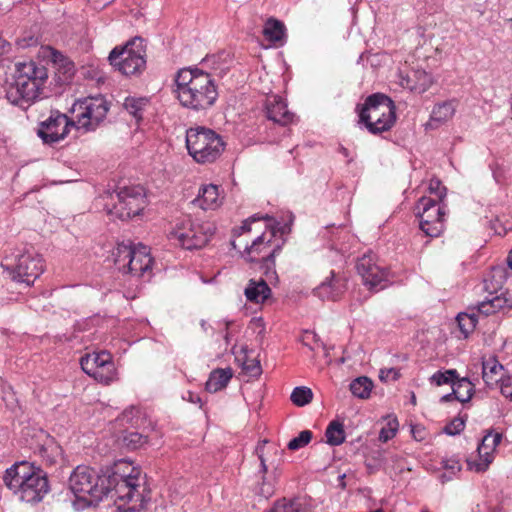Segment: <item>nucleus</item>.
Wrapping results in <instances>:
<instances>
[{"instance_id":"1","label":"nucleus","mask_w":512,"mask_h":512,"mask_svg":"<svg viewBox=\"0 0 512 512\" xmlns=\"http://www.w3.org/2000/svg\"><path fill=\"white\" fill-rule=\"evenodd\" d=\"M173 93L179 103L194 111L210 108L218 98L217 86L212 76L195 67H185L177 71L174 77Z\"/></svg>"},{"instance_id":"2","label":"nucleus","mask_w":512,"mask_h":512,"mask_svg":"<svg viewBox=\"0 0 512 512\" xmlns=\"http://www.w3.org/2000/svg\"><path fill=\"white\" fill-rule=\"evenodd\" d=\"M4 484L26 503H38L49 492L46 473L33 464L22 461L5 471Z\"/></svg>"},{"instance_id":"3","label":"nucleus","mask_w":512,"mask_h":512,"mask_svg":"<svg viewBox=\"0 0 512 512\" xmlns=\"http://www.w3.org/2000/svg\"><path fill=\"white\" fill-rule=\"evenodd\" d=\"M47 78V70L43 65L34 61L18 62L15 81L6 90L7 100L22 108L29 107L40 98L42 86Z\"/></svg>"},{"instance_id":"4","label":"nucleus","mask_w":512,"mask_h":512,"mask_svg":"<svg viewBox=\"0 0 512 512\" xmlns=\"http://www.w3.org/2000/svg\"><path fill=\"white\" fill-rule=\"evenodd\" d=\"M359 123L374 135L389 131L396 122L393 100L383 93L369 95L363 104L356 106Z\"/></svg>"},{"instance_id":"5","label":"nucleus","mask_w":512,"mask_h":512,"mask_svg":"<svg viewBox=\"0 0 512 512\" xmlns=\"http://www.w3.org/2000/svg\"><path fill=\"white\" fill-rule=\"evenodd\" d=\"M107 496L115 499L116 510L114 512H141L149 500L150 491L146 484V476L139 477L138 481L128 478L105 479Z\"/></svg>"},{"instance_id":"6","label":"nucleus","mask_w":512,"mask_h":512,"mask_svg":"<svg viewBox=\"0 0 512 512\" xmlns=\"http://www.w3.org/2000/svg\"><path fill=\"white\" fill-rule=\"evenodd\" d=\"M186 147L189 155L200 164L217 160L225 149L222 137L204 126L191 127L186 131Z\"/></svg>"},{"instance_id":"7","label":"nucleus","mask_w":512,"mask_h":512,"mask_svg":"<svg viewBox=\"0 0 512 512\" xmlns=\"http://www.w3.org/2000/svg\"><path fill=\"white\" fill-rule=\"evenodd\" d=\"M69 488L75 497L87 505H93L107 496L104 476L88 466H78L69 478Z\"/></svg>"},{"instance_id":"8","label":"nucleus","mask_w":512,"mask_h":512,"mask_svg":"<svg viewBox=\"0 0 512 512\" xmlns=\"http://www.w3.org/2000/svg\"><path fill=\"white\" fill-rule=\"evenodd\" d=\"M110 64L123 75L141 74L146 68V46L141 37L129 40L124 46H116L108 56Z\"/></svg>"},{"instance_id":"9","label":"nucleus","mask_w":512,"mask_h":512,"mask_svg":"<svg viewBox=\"0 0 512 512\" xmlns=\"http://www.w3.org/2000/svg\"><path fill=\"white\" fill-rule=\"evenodd\" d=\"M507 279V271L503 266H495L484 279V289L491 296L482 301L479 312L485 315L494 314L503 309L512 308V290H503Z\"/></svg>"},{"instance_id":"10","label":"nucleus","mask_w":512,"mask_h":512,"mask_svg":"<svg viewBox=\"0 0 512 512\" xmlns=\"http://www.w3.org/2000/svg\"><path fill=\"white\" fill-rule=\"evenodd\" d=\"M215 231L213 222L184 219L169 233V239L187 250L200 249L210 241Z\"/></svg>"},{"instance_id":"11","label":"nucleus","mask_w":512,"mask_h":512,"mask_svg":"<svg viewBox=\"0 0 512 512\" xmlns=\"http://www.w3.org/2000/svg\"><path fill=\"white\" fill-rule=\"evenodd\" d=\"M114 262L123 273H129L136 277L151 274L153 259L147 246L139 244L131 247L126 244H118L113 252Z\"/></svg>"},{"instance_id":"12","label":"nucleus","mask_w":512,"mask_h":512,"mask_svg":"<svg viewBox=\"0 0 512 512\" xmlns=\"http://www.w3.org/2000/svg\"><path fill=\"white\" fill-rule=\"evenodd\" d=\"M13 281L32 285L44 271L42 256L33 248H25L15 258L13 264L5 265Z\"/></svg>"},{"instance_id":"13","label":"nucleus","mask_w":512,"mask_h":512,"mask_svg":"<svg viewBox=\"0 0 512 512\" xmlns=\"http://www.w3.org/2000/svg\"><path fill=\"white\" fill-rule=\"evenodd\" d=\"M442 201H437L427 196L419 199L416 205L417 216L419 217V227L428 237H438L444 230L445 205Z\"/></svg>"},{"instance_id":"14","label":"nucleus","mask_w":512,"mask_h":512,"mask_svg":"<svg viewBox=\"0 0 512 512\" xmlns=\"http://www.w3.org/2000/svg\"><path fill=\"white\" fill-rule=\"evenodd\" d=\"M108 110V103L102 96L79 100L73 105L72 109L76 118L74 123L78 129L95 130L99 123L105 119Z\"/></svg>"},{"instance_id":"15","label":"nucleus","mask_w":512,"mask_h":512,"mask_svg":"<svg viewBox=\"0 0 512 512\" xmlns=\"http://www.w3.org/2000/svg\"><path fill=\"white\" fill-rule=\"evenodd\" d=\"M116 199L109 213L123 221L139 215L146 204L144 189L141 186L119 188Z\"/></svg>"},{"instance_id":"16","label":"nucleus","mask_w":512,"mask_h":512,"mask_svg":"<svg viewBox=\"0 0 512 512\" xmlns=\"http://www.w3.org/2000/svg\"><path fill=\"white\" fill-rule=\"evenodd\" d=\"M261 270L265 278L250 279L244 289V295L249 302L260 304L264 303L272 294L268 282L278 280L275 270V250L263 257Z\"/></svg>"},{"instance_id":"17","label":"nucleus","mask_w":512,"mask_h":512,"mask_svg":"<svg viewBox=\"0 0 512 512\" xmlns=\"http://www.w3.org/2000/svg\"><path fill=\"white\" fill-rule=\"evenodd\" d=\"M356 269L364 285L369 289H383L388 279V271L377 264L373 253L364 254L357 260Z\"/></svg>"},{"instance_id":"18","label":"nucleus","mask_w":512,"mask_h":512,"mask_svg":"<svg viewBox=\"0 0 512 512\" xmlns=\"http://www.w3.org/2000/svg\"><path fill=\"white\" fill-rule=\"evenodd\" d=\"M75 126L65 114L58 111L51 112L50 116L40 123L38 135L46 144H53L64 139L69 128Z\"/></svg>"},{"instance_id":"19","label":"nucleus","mask_w":512,"mask_h":512,"mask_svg":"<svg viewBox=\"0 0 512 512\" xmlns=\"http://www.w3.org/2000/svg\"><path fill=\"white\" fill-rule=\"evenodd\" d=\"M276 231L280 232L281 234L288 233L290 231V225L286 223L280 226V223H277V225L272 227V229L268 233H262L252 242L250 246H246L245 254L246 259L249 262H259L261 266L264 256H267L270 252L274 250L275 253L279 250V247L271 249V242L273 237L275 236Z\"/></svg>"},{"instance_id":"20","label":"nucleus","mask_w":512,"mask_h":512,"mask_svg":"<svg viewBox=\"0 0 512 512\" xmlns=\"http://www.w3.org/2000/svg\"><path fill=\"white\" fill-rule=\"evenodd\" d=\"M346 290V280L344 277L337 275L334 271L318 285L313 293L321 300L336 301Z\"/></svg>"},{"instance_id":"21","label":"nucleus","mask_w":512,"mask_h":512,"mask_svg":"<svg viewBox=\"0 0 512 512\" xmlns=\"http://www.w3.org/2000/svg\"><path fill=\"white\" fill-rule=\"evenodd\" d=\"M265 112L269 120L282 126L293 122L294 113L287 108L286 102L278 95H271L266 98Z\"/></svg>"},{"instance_id":"22","label":"nucleus","mask_w":512,"mask_h":512,"mask_svg":"<svg viewBox=\"0 0 512 512\" xmlns=\"http://www.w3.org/2000/svg\"><path fill=\"white\" fill-rule=\"evenodd\" d=\"M433 84L432 76L425 70H413L407 75L400 74V85L415 93H424Z\"/></svg>"},{"instance_id":"23","label":"nucleus","mask_w":512,"mask_h":512,"mask_svg":"<svg viewBox=\"0 0 512 512\" xmlns=\"http://www.w3.org/2000/svg\"><path fill=\"white\" fill-rule=\"evenodd\" d=\"M103 476L104 479H110V481H115V479L117 480L122 478L138 481L139 477L146 475L142 473V470L139 466H135L131 461L120 459L116 461L110 469H107L106 474Z\"/></svg>"},{"instance_id":"24","label":"nucleus","mask_w":512,"mask_h":512,"mask_svg":"<svg viewBox=\"0 0 512 512\" xmlns=\"http://www.w3.org/2000/svg\"><path fill=\"white\" fill-rule=\"evenodd\" d=\"M193 204L202 210H215L221 205L219 187L214 184L203 185L198 192V196L193 200Z\"/></svg>"},{"instance_id":"25","label":"nucleus","mask_w":512,"mask_h":512,"mask_svg":"<svg viewBox=\"0 0 512 512\" xmlns=\"http://www.w3.org/2000/svg\"><path fill=\"white\" fill-rule=\"evenodd\" d=\"M503 370V365L499 363L495 356H490L488 359L483 358L482 378L488 387L494 388L505 378Z\"/></svg>"},{"instance_id":"26","label":"nucleus","mask_w":512,"mask_h":512,"mask_svg":"<svg viewBox=\"0 0 512 512\" xmlns=\"http://www.w3.org/2000/svg\"><path fill=\"white\" fill-rule=\"evenodd\" d=\"M457 102L455 100H447L437 103L431 112L427 126L437 128L438 126L449 121L455 114Z\"/></svg>"},{"instance_id":"27","label":"nucleus","mask_w":512,"mask_h":512,"mask_svg":"<svg viewBox=\"0 0 512 512\" xmlns=\"http://www.w3.org/2000/svg\"><path fill=\"white\" fill-rule=\"evenodd\" d=\"M479 461L471 462L468 464L471 469L477 472H484L487 470L491 462L493 461L494 447L491 445L490 436H484L481 443L477 447Z\"/></svg>"},{"instance_id":"28","label":"nucleus","mask_w":512,"mask_h":512,"mask_svg":"<svg viewBox=\"0 0 512 512\" xmlns=\"http://www.w3.org/2000/svg\"><path fill=\"white\" fill-rule=\"evenodd\" d=\"M233 376V370L229 367L213 370L206 382V390L210 393H216L224 389Z\"/></svg>"},{"instance_id":"29","label":"nucleus","mask_w":512,"mask_h":512,"mask_svg":"<svg viewBox=\"0 0 512 512\" xmlns=\"http://www.w3.org/2000/svg\"><path fill=\"white\" fill-rule=\"evenodd\" d=\"M473 394V384L467 378H461L453 383L452 392L441 397V402H449L456 399L460 402H467Z\"/></svg>"},{"instance_id":"30","label":"nucleus","mask_w":512,"mask_h":512,"mask_svg":"<svg viewBox=\"0 0 512 512\" xmlns=\"http://www.w3.org/2000/svg\"><path fill=\"white\" fill-rule=\"evenodd\" d=\"M263 35L269 42L282 46L286 36L285 25L275 18H269L264 25Z\"/></svg>"},{"instance_id":"31","label":"nucleus","mask_w":512,"mask_h":512,"mask_svg":"<svg viewBox=\"0 0 512 512\" xmlns=\"http://www.w3.org/2000/svg\"><path fill=\"white\" fill-rule=\"evenodd\" d=\"M111 354L107 351H101L92 354H86L80 359V365L82 370L92 376L98 368L111 359Z\"/></svg>"},{"instance_id":"32","label":"nucleus","mask_w":512,"mask_h":512,"mask_svg":"<svg viewBox=\"0 0 512 512\" xmlns=\"http://www.w3.org/2000/svg\"><path fill=\"white\" fill-rule=\"evenodd\" d=\"M40 456L48 465H54L62 459L63 450L53 438H48L40 448Z\"/></svg>"},{"instance_id":"33","label":"nucleus","mask_w":512,"mask_h":512,"mask_svg":"<svg viewBox=\"0 0 512 512\" xmlns=\"http://www.w3.org/2000/svg\"><path fill=\"white\" fill-rule=\"evenodd\" d=\"M268 443L267 440H262L259 442L256 446V454L260 460V472L265 475L267 473L268 467H267V461L270 460L268 455L273 457L271 460V464L274 463V457H280L282 455V451H279L278 448L272 446L265 451V445Z\"/></svg>"},{"instance_id":"34","label":"nucleus","mask_w":512,"mask_h":512,"mask_svg":"<svg viewBox=\"0 0 512 512\" xmlns=\"http://www.w3.org/2000/svg\"><path fill=\"white\" fill-rule=\"evenodd\" d=\"M326 442L331 446L341 445L345 441L343 424L339 421H331L325 431Z\"/></svg>"},{"instance_id":"35","label":"nucleus","mask_w":512,"mask_h":512,"mask_svg":"<svg viewBox=\"0 0 512 512\" xmlns=\"http://www.w3.org/2000/svg\"><path fill=\"white\" fill-rule=\"evenodd\" d=\"M373 388V382L366 376L354 379L350 384L352 394L360 399H366L370 396Z\"/></svg>"},{"instance_id":"36","label":"nucleus","mask_w":512,"mask_h":512,"mask_svg":"<svg viewBox=\"0 0 512 512\" xmlns=\"http://www.w3.org/2000/svg\"><path fill=\"white\" fill-rule=\"evenodd\" d=\"M103 384H109L116 378V369L112 358L101 365L91 376Z\"/></svg>"},{"instance_id":"37","label":"nucleus","mask_w":512,"mask_h":512,"mask_svg":"<svg viewBox=\"0 0 512 512\" xmlns=\"http://www.w3.org/2000/svg\"><path fill=\"white\" fill-rule=\"evenodd\" d=\"M290 399L296 406L303 407L312 401L313 392L306 386L295 387L291 393Z\"/></svg>"},{"instance_id":"38","label":"nucleus","mask_w":512,"mask_h":512,"mask_svg":"<svg viewBox=\"0 0 512 512\" xmlns=\"http://www.w3.org/2000/svg\"><path fill=\"white\" fill-rule=\"evenodd\" d=\"M147 103V98L127 97L124 101L123 106L137 120H140L142 119V111L144 107L147 105Z\"/></svg>"},{"instance_id":"39","label":"nucleus","mask_w":512,"mask_h":512,"mask_svg":"<svg viewBox=\"0 0 512 512\" xmlns=\"http://www.w3.org/2000/svg\"><path fill=\"white\" fill-rule=\"evenodd\" d=\"M458 380L460 378L455 369H449L444 372L437 371L430 377L431 383H434L436 386L444 384H451L453 386V383H456Z\"/></svg>"},{"instance_id":"40","label":"nucleus","mask_w":512,"mask_h":512,"mask_svg":"<svg viewBox=\"0 0 512 512\" xmlns=\"http://www.w3.org/2000/svg\"><path fill=\"white\" fill-rule=\"evenodd\" d=\"M50 58L54 64L64 70L65 74L70 76L74 73V63L62 52L56 49H50Z\"/></svg>"},{"instance_id":"41","label":"nucleus","mask_w":512,"mask_h":512,"mask_svg":"<svg viewBox=\"0 0 512 512\" xmlns=\"http://www.w3.org/2000/svg\"><path fill=\"white\" fill-rule=\"evenodd\" d=\"M147 441V436L136 431L127 432L123 437L124 445L132 450L143 447Z\"/></svg>"},{"instance_id":"42","label":"nucleus","mask_w":512,"mask_h":512,"mask_svg":"<svg viewBox=\"0 0 512 512\" xmlns=\"http://www.w3.org/2000/svg\"><path fill=\"white\" fill-rule=\"evenodd\" d=\"M458 326L465 337L471 333L476 326V319L466 313H460L457 316Z\"/></svg>"},{"instance_id":"43","label":"nucleus","mask_w":512,"mask_h":512,"mask_svg":"<svg viewBox=\"0 0 512 512\" xmlns=\"http://www.w3.org/2000/svg\"><path fill=\"white\" fill-rule=\"evenodd\" d=\"M312 439V432L310 430H303L299 435L289 441L287 448L295 451L305 447Z\"/></svg>"},{"instance_id":"44","label":"nucleus","mask_w":512,"mask_h":512,"mask_svg":"<svg viewBox=\"0 0 512 512\" xmlns=\"http://www.w3.org/2000/svg\"><path fill=\"white\" fill-rule=\"evenodd\" d=\"M398 430V421L396 419L389 420L387 424L381 428L379 432V440L381 442H387L392 439Z\"/></svg>"},{"instance_id":"45","label":"nucleus","mask_w":512,"mask_h":512,"mask_svg":"<svg viewBox=\"0 0 512 512\" xmlns=\"http://www.w3.org/2000/svg\"><path fill=\"white\" fill-rule=\"evenodd\" d=\"M270 512H300V504L296 501H278Z\"/></svg>"},{"instance_id":"46","label":"nucleus","mask_w":512,"mask_h":512,"mask_svg":"<svg viewBox=\"0 0 512 512\" xmlns=\"http://www.w3.org/2000/svg\"><path fill=\"white\" fill-rule=\"evenodd\" d=\"M465 427V422L463 419H460V418H456L454 419L453 421H451L444 429V431L448 434V435H457L459 434L461 431H463Z\"/></svg>"},{"instance_id":"47","label":"nucleus","mask_w":512,"mask_h":512,"mask_svg":"<svg viewBox=\"0 0 512 512\" xmlns=\"http://www.w3.org/2000/svg\"><path fill=\"white\" fill-rule=\"evenodd\" d=\"M500 391L506 399L512 401V374L502 379L500 382Z\"/></svg>"},{"instance_id":"48","label":"nucleus","mask_w":512,"mask_h":512,"mask_svg":"<svg viewBox=\"0 0 512 512\" xmlns=\"http://www.w3.org/2000/svg\"><path fill=\"white\" fill-rule=\"evenodd\" d=\"M429 190L437 196V201H442L445 197L446 188L441 185L438 179H432L430 181Z\"/></svg>"},{"instance_id":"49","label":"nucleus","mask_w":512,"mask_h":512,"mask_svg":"<svg viewBox=\"0 0 512 512\" xmlns=\"http://www.w3.org/2000/svg\"><path fill=\"white\" fill-rule=\"evenodd\" d=\"M399 376V371L395 368L381 369L379 372L381 381L397 380Z\"/></svg>"},{"instance_id":"50","label":"nucleus","mask_w":512,"mask_h":512,"mask_svg":"<svg viewBox=\"0 0 512 512\" xmlns=\"http://www.w3.org/2000/svg\"><path fill=\"white\" fill-rule=\"evenodd\" d=\"M243 369L248 372L251 376H258L261 374V366L259 361L252 360L251 362H245Z\"/></svg>"},{"instance_id":"51","label":"nucleus","mask_w":512,"mask_h":512,"mask_svg":"<svg viewBox=\"0 0 512 512\" xmlns=\"http://www.w3.org/2000/svg\"><path fill=\"white\" fill-rule=\"evenodd\" d=\"M259 219L271 220V218L268 215L263 216V217L253 215L250 218H248L247 220H245L242 223V225L239 227V234L244 233V232H249L251 230V227H250L251 223H253Z\"/></svg>"},{"instance_id":"52","label":"nucleus","mask_w":512,"mask_h":512,"mask_svg":"<svg viewBox=\"0 0 512 512\" xmlns=\"http://www.w3.org/2000/svg\"><path fill=\"white\" fill-rule=\"evenodd\" d=\"M222 55H210L203 59V64L207 66H211L213 69L218 68V61Z\"/></svg>"},{"instance_id":"53","label":"nucleus","mask_w":512,"mask_h":512,"mask_svg":"<svg viewBox=\"0 0 512 512\" xmlns=\"http://www.w3.org/2000/svg\"><path fill=\"white\" fill-rule=\"evenodd\" d=\"M259 493L265 498H268L273 494V487L270 484H267L265 481H263Z\"/></svg>"},{"instance_id":"54","label":"nucleus","mask_w":512,"mask_h":512,"mask_svg":"<svg viewBox=\"0 0 512 512\" xmlns=\"http://www.w3.org/2000/svg\"><path fill=\"white\" fill-rule=\"evenodd\" d=\"M486 436H490L491 445L496 449V447L500 444L502 440V434L489 432Z\"/></svg>"},{"instance_id":"55","label":"nucleus","mask_w":512,"mask_h":512,"mask_svg":"<svg viewBox=\"0 0 512 512\" xmlns=\"http://www.w3.org/2000/svg\"><path fill=\"white\" fill-rule=\"evenodd\" d=\"M9 46V43L0 37V55L4 54L7 51V47Z\"/></svg>"},{"instance_id":"56","label":"nucleus","mask_w":512,"mask_h":512,"mask_svg":"<svg viewBox=\"0 0 512 512\" xmlns=\"http://www.w3.org/2000/svg\"><path fill=\"white\" fill-rule=\"evenodd\" d=\"M228 326H229V323H226V333L224 335V339H225V342L227 345L230 344V333L228 331Z\"/></svg>"},{"instance_id":"57","label":"nucleus","mask_w":512,"mask_h":512,"mask_svg":"<svg viewBox=\"0 0 512 512\" xmlns=\"http://www.w3.org/2000/svg\"><path fill=\"white\" fill-rule=\"evenodd\" d=\"M412 434H413V437L417 440H422L423 437L421 435H419L418 431H416L415 428H412Z\"/></svg>"},{"instance_id":"58","label":"nucleus","mask_w":512,"mask_h":512,"mask_svg":"<svg viewBox=\"0 0 512 512\" xmlns=\"http://www.w3.org/2000/svg\"><path fill=\"white\" fill-rule=\"evenodd\" d=\"M412 434H413V437L417 440H422L423 437L421 435H419L418 431H416L415 428H412Z\"/></svg>"},{"instance_id":"59","label":"nucleus","mask_w":512,"mask_h":512,"mask_svg":"<svg viewBox=\"0 0 512 512\" xmlns=\"http://www.w3.org/2000/svg\"><path fill=\"white\" fill-rule=\"evenodd\" d=\"M493 176H494V178H495L496 182H498V183H500V182H501V180H500V177H499V175H498L497 170H494V171H493Z\"/></svg>"},{"instance_id":"60","label":"nucleus","mask_w":512,"mask_h":512,"mask_svg":"<svg viewBox=\"0 0 512 512\" xmlns=\"http://www.w3.org/2000/svg\"><path fill=\"white\" fill-rule=\"evenodd\" d=\"M506 22L510 24V29H512V18L507 19Z\"/></svg>"},{"instance_id":"61","label":"nucleus","mask_w":512,"mask_h":512,"mask_svg":"<svg viewBox=\"0 0 512 512\" xmlns=\"http://www.w3.org/2000/svg\"><path fill=\"white\" fill-rule=\"evenodd\" d=\"M411 401L415 404V402H416V397H415V395H414V394L412 395Z\"/></svg>"},{"instance_id":"62","label":"nucleus","mask_w":512,"mask_h":512,"mask_svg":"<svg viewBox=\"0 0 512 512\" xmlns=\"http://www.w3.org/2000/svg\"><path fill=\"white\" fill-rule=\"evenodd\" d=\"M422 512H428V511H426V510H423Z\"/></svg>"}]
</instances>
